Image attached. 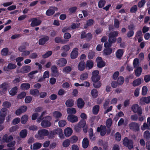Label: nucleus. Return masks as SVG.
Masks as SVG:
<instances>
[{"instance_id":"ddd939ff","label":"nucleus","mask_w":150,"mask_h":150,"mask_svg":"<svg viewBox=\"0 0 150 150\" xmlns=\"http://www.w3.org/2000/svg\"><path fill=\"white\" fill-rule=\"evenodd\" d=\"M42 38L39 40V44L40 45H43L45 44L49 40V38L48 36L44 35L42 36Z\"/></svg>"},{"instance_id":"20e7f679","label":"nucleus","mask_w":150,"mask_h":150,"mask_svg":"<svg viewBox=\"0 0 150 150\" xmlns=\"http://www.w3.org/2000/svg\"><path fill=\"white\" fill-rule=\"evenodd\" d=\"M139 125L138 123L134 122H132L129 125L130 129L137 132L139 130Z\"/></svg>"},{"instance_id":"7c9ffc66","label":"nucleus","mask_w":150,"mask_h":150,"mask_svg":"<svg viewBox=\"0 0 150 150\" xmlns=\"http://www.w3.org/2000/svg\"><path fill=\"white\" fill-rule=\"evenodd\" d=\"M30 84L28 83H23L21 86V88L22 90H28L30 88Z\"/></svg>"},{"instance_id":"9d476101","label":"nucleus","mask_w":150,"mask_h":150,"mask_svg":"<svg viewBox=\"0 0 150 150\" xmlns=\"http://www.w3.org/2000/svg\"><path fill=\"white\" fill-rule=\"evenodd\" d=\"M30 69L31 67L30 66L27 65L23 66L21 68L20 71H17V72L18 73H22L23 74H25L29 72L30 71Z\"/></svg>"},{"instance_id":"5701e85b","label":"nucleus","mask_w":150,"mask_h":150,"mask_svg":"<svg viewBox=\"0 0 150 150\" xmlns=\"http://www.w3.org/2000/svg\"><path fill=\"white\" fill-rule=\"evenodd\" d=\"M42 144L41 143L39 142H36L33 144V147L32 148V145L30 146V149L33 150H37L40 148L42 146Z\"/></svg>"},{"instance_id":"8fccbe9b","label":"nucleus","mask_w":150,"mask_h":150,"mask_svg":"<svg viewBox=\"0 0 150 150\" xmlns=\"http://www.w3.org/2000/svg\"><path fill=\"white\" fill-rule=\"evenodd\" d=\"M78 140V138L76 136H72L70 138V141L71 143L74 144Z\"/></svg>"},{"instance_id":"49530a36","label":"nucleus","mask_w":150,"mask_h":150,"mask_svg":"<svg viewBox=\"0 0 150 150\" xmlns=\"http://www.w3.org/2000/svg\"><path fill=\"white\" fill-rule=\"evenodd\" d=\"M86 123V121L85 120L81 119L79 122L78 125L82 128L85 126Z\"/></svg>"},{"instance_id":"bb28decb","label":"nucleus","mask_w":150,"mask_h":150,"mask_svg":"<svg viewBox=\"0 0 150 150\" xmlns=\"http://www.w3.org/2000/svg\"><path fill=\"white\" fill-rule=\"evenodd\" d=\"M82 146L84 148H87L89 144V141L87 138H84L82 142Z\"/></svg>"},{"instance_id":"79ce46f5","label":"nucleus","mask_w":150,"mask_h":150,"mask_svg":"<svg viewBox=\"0 0 150 150\" xmlns=\"http://www.w3.org/2000/svg\"><path fill=\"white\" fill-rule=\"evenodd\" d=\"M93 82V86L96 88H98L101 86V83L99 81H95Z\"/></svg>"},{"instance_id":"1a4fd4ad","label":"nucleus","mask_w":150,"mask_h":150,"mask_svg":"<svg viewBox=\"0 0 150 150\" xmlns=\"http://www.w3.org/2000/svg\"><path fill=\"white\" fill-rule=\"evenodd\" d=\"M30 20L31 21L30 25L33 27L39 26L42 22L41 20L35 18H31Z\"/></svg>"},{"instance_id":"5fc2aeb1","label":"nucleus","mask_w":150,"mask_h":150,"mask_svg":"<svg viewBox=\"0 0 150 150\" xmlns=\"http://www.w3.org/2000/svg\"><path fill=\"white\" fill-rule=\"evenodd\" d=\"M117 82L120 85H122L124 81V79L122 76H120L117 79Z\"/></svg>"},{"instance_id":"72a5a7b5","label":"nucleus","mask_w":150,"mask_h":150,"mask_svg":"<svg viewBox=\"0 0 150 150\" xmlns=\"http://www.w3.org/2000/svg\"><path fill=\"white\" fill-rule=\"evenodd\" d=\"M28 117L27 115H25L21 117V122L22 124H25L28 120Z\"/></svg>"},{"instance_id":"4be33fe9","label":"nucleus","mask_w":150,"mask_h":150,"mask_svg":"<svg viewBox=\"0 0 150 150\" xmlns=\"http://www.w3.org/2000/svg\"><path fill=\"white\" fill-rule=\"evenodd\" d=\"M123 53L124 51L122 49H119L116 52L115 54L116 57L118 59H121Z\"/></svg>"},{"instance_id":"a18cd8bd","label":"nucleus","mask_w":150,"mask_h":150,"mask_svg":"<svg viewBox=\"0 0 150 150\" xmlns=\"http://www.w3.org/2000/svg\"><path fill=\"white\" fill-rule=\"evenodd\" d=\"M30 93L34 96H37L39 94V90L37 89H32L30 91Z\"/></svg>"},{"instance_id":"c85d7f7f","label":"nucleus","mask_w":150,"mask_h":150,"mask_svg":"<svg viewBox=\"0 0 150 150\" xmlns=\"http://www.w3.org/2000/svg\"><path fill=\"white\" fill-rule=\"evenodd\" d=\"M74 100L72 99H68L66 102L65 104L67 107H71L74 105Z\"/></svg>"},{"instance_id":"cd10ccee","label":"nucleus","mask_w":150,"mask_h":150,"mask_svg":"<svg viewBox=\"0 0 150 150\" xmlns=\"http://www.w3.org/2000/svg\"><path fill=\"white\" fill-rule=\"evenodd\" d=\"M72 70V68L70 66H67L64 67L62 70V72L66 74H68Z\"/></svg>"},{"instance_id":"de8ad7c7","label":"nucleus","mask_w":150,"mask_h":150,"mask_svg":"<svg viewBox=\"0 0 150 150\" xmlns=\"http://www.w3.org/2000/svg\"><path fill=\"white\" fill-rule=\"evenodd\" d=\"M91 94L94 98H96L98 96V91L96 89H93L91 91Z\"/></svg>"},{"instance_id":"412c9836","label":"nucleus","mask_w":150,"mask_h":150,"mask_svg":"<svg viewBox=\"0 0 150 150\" xmlns=\"http://www.w3.org/2000/svg\"><path fill=\"white\" fill-rule=\"evenodd\" d=\"M86 67V64L84 61L80 62L78 65V70L80 71H82L85 69Z\"/></svg>"},{"instance_id":"c9c22d12","label":"nucleus","mask_w":150,"mask_h":150,"mask_svg":"<svg viewBox=\"0 0 150 150\" xmlns=\"http://www.w3.org/2000/svg\"><path fill=\"white\" fill-rule=\"evenodd\" d=\"M93 62L91 60H88L86 62V67L88 68V69H92L93 66Z\"/></svg>"},{"instance_id":"473e14b6","label":"nucleus","mask_w":150,"mask_h":150,"mask_svg":"<svg viewBox=\"0 0 150 150\" xmlns=\"http://www.w3.org/2000/svg\"><path fill=\"white\" fill-rule=\"evenodd\" d=\"M100 106L98 105H96L94 106L92 109L93 113L95 115H97L99 111Z\"/></svg>"},{"instance_id":"f257e3e1","label":"nucleus","mask_w":150,"mask_h":150,"mask_svg":"<svg viewBox=\"0 0 150 150\" xmlns=\"http://www.w3.org/2000/svg\"><path fill=\"white\" fill-rule=\"evenodd\" d=\"M49 134L48 131L46 129L39 130L38 133L35 135L36 138L38 139H44V136H47Z\"/></svg>"},{"instance_id":"a211bd4d","label":"nucleus","mask_w":150,"mask_h":150,"mask_svg":"<svg viewBox=\"0 0 150 150\" xmlns=\"http://www.w3.org/2000/svg\"><path fill=\"white\" fill-rule=\"evenodd\" d=\"M78 49L77 48H74L71 53V57L72 59H74L77 57L78 55Z\"/></svg>"},{"instance_id":"393cba45","label":"nucleus","mask_w":150,"mask_h":150,"mask_svg":"<svg viewBox=\"0 0 150 150\" xmlns=\"http://www.w3.org/2000/svg\"><path fill=\"white\" fill-rule=\"evenodd\" d=\"M140 102L141 103H143L148 104L150 102V96L142 97L140 99Z\"/></svg>"},{"instance_id":"4d7b16f0","label":"nucleus","mask_w":150,"mask_h":150,"mask_svg":"<svg viewBox=\"0 0 150 150\" xmlns=\"http://www.w3.org/2000/svg\"><path fill=\"white\" fill-rule=\"evenodd\" d=\"M8 52V49L7 47L3 48L1 50V52L4 56H6Z\"/></svg>"},{"instance_id":"f3484780","label":"nucleus","mask_w":150,"mask_h":150,"mask_svg":"<svg viewBox=\"0 0 150 150\" xmlns=\"http://www.w3.org/2000/svg\"><path fill=\"white\" fill-rule=\"evenodd\" d=\"M13 137L12 135H9L8 136L7 134H5L3 137L2 140L4 142L8 143L13 140Z\"/></svg>"},{"instance_id":"3c124183","label":"nucleus","mask_w":150,"mask_h":150,"mask_svg":"<svg viewBox=\"0 0 150 150\" xmlns=\"http://www.w3.org/2000/svg\"><path fill=\"white\" fill-rule=\"evenodd\" d=\"M52 52L51 51H47L45 53L42 55V57L43 58H48L52 54Z\"/></svg>"},{"instance_id":"bf43d9fd","label":"nucleus","mask_w":150,"mask_h":150,"mask_svg":"<svg viewBox=\"0 0 150 150\" xmlns=\"http://www.w3.org/2000/svg\"><path fill=\"white\" fill-rule=\"evenodd\" d=\"M95 52L92 51L90 52L88 54V57L89 59H93L95 56Z\"/></svg>"},{"instance_id":"680f3d73","label":"nucleus","mask_w":150,"mask_h":150,"mask_svg":"<svg viewBox=\"0 0 150 150\" xmlns=\"http://www.w3.org/2000/svg\"><path fill=\"white\" fill-rule=\"evenodd\" d=\"M26 93L25 92H22L18 95L17 98L19 99H21L24 98L26 96Z\"/></svg>"},{"instance_id":"37998d69","label":"nucleus","mask_w":150,"mask_h":150,"mask_svg":"<svg viewBox=\"0 0 150 150\" xmlns=\"http://www.w3.org/2000/svg\"><path fill=\"white\" fill-rule=\"evenodd\" d=\"M70 140L67 139L64 140L63 142L62 146L63 147L66 148L68 147L70 144Z\"/></svg>"},{"instance_id":"052dcab7","label":"nucleus","mask_w":150,"mask_h":150,"mask_svg":"<svg viewBox=\"0 0 150 150\" xmlns=\"http://www.w3.org/2000/svg\"><path fill=\"white\" fill-rule=\"evenodd\" d=\"M115 139L118 142H119L121 139V135L119 132H116L115 135Z\"/></svg>"},{"instance_id":"6e6d98bb","label":"nucleus","mask_w":150,"mask_h":150,"mask_svg":"<svg viewBox=\"0 0 150 150\" xmlns=\"http://www.w3.org/2000/svg\"><path fill=\"white\" fill-rule=\"evenodd\" d=\"M55 134L54 130L49 132V134L47 136L50 139H53L55 137Z\"/></svg>"},{"instance_id":"864d4df0","label":"nucleus","mask_w":150,"mask_h":150,"mask_svg":"<svg viewBox=\"0 0 150 150\" xmlns=\"http://www.w3.org/2000/svg\"><path fill=\"white\" fill-rule=\"evenodd\" d=\"M118 31H115L110 32L109 34V36L113 38H116L118 35Z\"/></svg>"},{"instance_id":"f704fd0d","label":"nucleus","mask_w":150,"mask_h":150,"mask_svg":"<svg viewBox=\"0 0 150 150\" xmlns=\"http://www.w3.org/2000/svg\"><path fill=\"white\" fill-rule=\"evenodd\" d=\"M18 88L17 86H15L13 88L11 89L9 91L10 94L11 96L15 95L17 92Z\"/></svg>"},{"instance_id":"0e129e2a","label":"nucleus","mask_w":150,"mask_h":150,"mask_svg":"<svg viewBox=\"0 0 150 150\" xmlns=\"http://www.w3.org/2000/svg\"><path fill=\"white\" fill-rule=\"evenodd\" d=\"M85 38H86V40L87 42L90 41L92 38V35L91 33H87Z\"/></svg>"},{"instance_id":"4468645a","label":"nucleus","mask_w":150,"mask_h":150,"mask_svg":"<svg viewBox=\"0 0 150 150\" xmlns=\"http://www.w3.org/2000/svg\"><path fill=\"white\" fill-rule=\"evenodd\" d=\"M9 84L6 82H4L1 85V89L0 91L1 93L4 94L7 91L8 88L9 87Z\"/></svg>"},{"instance_id":"0eeeda50","label":"nucleus","mask_w":150,"mask_h":150,"mask_svg":"<svg viewBox=\"0 0 150 150\" xmlns=\"http://www.w3.org/2000/svg\"><path fill=\"white\" fill-rule=\"evenodd\" d=\"M58 8L55 6H50L46 11V14L48 16H50L53 15L55 13V11H57Z\"/></svg>"},{"instance_id":"13d9d810","label":"nucleus","mask_w":150,"mask_h":150,"mask_svg":"<svg viewBox=\"0 0 150 150\" xmlns=\"http://www.w3.org/2000/svg\"><path fill=\"white\" fill-rule=\"evenodd\" d=\"M112 120L111 119H108L106 121V125L107 128H110L112 125Z\"/></svg>"},{"instance_id":"c03bdc74","label":"nucleus","mask_w":150,"mask_h":150,"mask_svg":"<svg viewBox=\"0 0 150 150\" xmlns=\"http://www.w3.org/2000/svg\"><path fill=\"white\" fill-rule=\"evenodd\" d=\"M88 76V74L87 72H85L82 73L80 76V79L82 81L86 80Z\"/></svg>"},{"instance_id":"4c0bfd02","label":"nucleus","mask_w":150,"mask_h":150,"mask_svg":"<svg viewBox=\"0 0 150 150\" xmlns=\"http://www.w3.org/2000/svg\"><path fill=\"white\" fill-rule=\"evenodd\" d=\"M141 79L140 78L137 79L133 81L132 83L133 86L134 87L139 86L141 84Z\"/></svg>"},{"instance_id":"69168bd1","label":"nucleus","mask_w":150,"mask_h":150,"mask_svg":"<svg viewBox=\"0 0 150 150\" xmlns=\"http://www.w3.org/2000/svg\"><path fill=\"white\" fill-rule=\"evenodd\" d=\"M66 124V121L64 120H60L58 122L59 126L60 127H64Z\"/></svg>"},{"instance_id":"6e6552de","label":"nucleus","mask_w":150,"mask_h":150,"mask_svg":"<svg viewBox=\"0 0 150 150\" xmlns=\"http://www.w3.org/2000/svg\"><path fill=\"white\" fill-rule=\"evenodd\" d=\"M98 132H100V135L102 136H104L107 132L106 127L105 125H101L100 127H98L97 129Z\"/></svg>"},{"instance_id":"9b49d317","label":"nucleus","mask_w":150,"mask_h":150,"mask_svg":"<svg viewBox=\"0 0 150 150\" xmlns=\"http://www.w3.org/2000/svg\"><path fill=\"white\" fill-rule=\"evenodd\" d=\"M51 70L52 76L56 77L59 76V73L57 68L56 65H53L51 67Z\"/></svg>"},{"instance_id":"338daca9","label":"nucleus","mask_w":150,"mask_h":150,"mask_svg":"<svg viewBox=\"0 0 150 150\" xmlns=\"http://www.w3.org/2000/svg\"><path fill=\"white\" fill-rule=\"evenodd\" d=\"M18 128V125H15L11 127L9 129L10 132H12L17 130Z\"/></svg>"},{"instance_id":"6ab92c4d","label":"nucleus","mask_w":150,"mask_h":150,"mask_svg":"<svg viewBox=\"0 0 150 150\" xmlns=\"http://www.w3.org/2000/svg\"><path fill=\"white\" fill-rule=\"evenodd\" d=\"M85 105V102L81 98H79L77 100V105L79 109H82L83 108Z\"/></svg>"},{"instance_id":"a19ab883","label":"nucleus","mask_w":150,"mask_h":150,"mask_svg":"<svg viewBox=\"0 0 150 150\" xmlns=\"http://www.w3.org/2000/svg\"><path fill=\"white\" fill-rule=\"evenodd\" d=\"M7 109L6 108H3L0 112V116L5 117L7 114Z\"/></svg>"},{"instance_id":"ea45409f","label":"nucleus","mask_w":150,"mask_h":150,"mask_svg":"<svg viewBox=\"0 0 150 150\" xmlns=\"http://www.w3.org/2000/svg\"><path fill=\"white\" fill-rule=\"evenodd\" d=\"M142 72V68L141 67H138L135 71V75L137 77L141 75Z\"/></svg>"},{"instance_id":"c756f323","label":"nucleus","mask_w":150,"mask_h":150,"mask_svg":"<svg viewBox=\"0 0 150 150\" xmlns=\"http://www.w3.org/2000/svg\"><path fill=\"white\" fill-rule=\"evenodd\" d=\"M88 133L89 138L92 140H94L96 139V137L93 134V129L92 128H90L88 130Z\"/></svg>"},{"instance_id":"b1692460","label":"nucleus","mask_w":150,"mask_h":150,"mask_svg":"<svg viewBox=\"0 0 150 150\" xmlns=\"http://www.w3.org/2000/svg\"><path fill=\"white\" fill-rule=\"evenodd\" d=\"M112 50L111 48H105L103 51V55L105 56H107L110 55L112 53Z\"/></svg>"},{"instance_id":"58836bf2","label":"nucleus","mask_w":150,"mask_h":150,"mask_svg":"<svg viewBox=\"0 0 150 150\" xmlns=\"http://www.w3.org/2000/svg\"><path fill=\"white\" fill-rule=\"evenodd\" d=\"M67 112L69 114H74L76 112V110L74 108H69L67 109Z\"/></svg>"},{"instance_id":"dca6fc26","label":"nucleus","mask_w":150,"mask_h":150,"mask_svg":"<svg viewBox=\"0 0 150 150\" xmlns=\"http://www.w3.org/2000/svg\"><path fill=\"white\" fill-rule=\"evenodd\" d=\"M67 118L69 121L72 123L78 121V118L77 117L76 115H68Z\"/></svg>"},{"instance_id":"09e8293b","label":"nucleus","mask_w":150,"mask_h":150,"mask_svg":"<svg viewBox=\"0 0 150 150\" xmlns=\"http://www.w3.org/2000/svg\"><path fill=\"white\" fill-rule=\"evenodd\" d=\"M53 116L56 118H59L61 117L62 114L60 112L56 111L53 113Z\"/></svg>"},{"instance_id":"a878e982","label":"nucleus","mask_w":150,"mask_h":150,"mask_svg":"<svg viewBox=\"0 0 150 150\" xmlns=\"http://www.w3.org/2000/svg\"><path fill=\"white\" fill-rule=\"evenodd\" d=\"M94 23V20L92 19L88 20L86 22V24L84 25V28H86L88 27H90Z\"/></svg>"},{"instance_id":"f8f14e48","label":"nucleus","mask_w":150,"mask_h":150,"mask_svg":"<svg viewBox=\"0 0 150 150\" xmlns=\"http://www.w3.org/2000/svg\"><path fill=\"white\" fill-rule=\"evenodd\" d=\"M56 64L60 67L65 66L67 63L66 59L64 58H61L56 61Z\"/></svg>"},{"instance_id":"2eb2a0df","label":"nucleus","mask_w":150,"mask_h":150,"mask_svg":"<svg viewBox=\"0 0 150 150\" xmlns=\"http://www.w3.org/2000/svg\"><path fill=\"white\" fill-rule=\"evenodd\" d=\"M41 125L43 128H45L50 127L51 125V123L48 120L44 119L42 121Z\"/></svg>"},{"instance_id":"f03ea898","label":"nucleus","mask_w":150,"mask_h":150,"mask_svg":"<svg viewBox=\"0 0 150 150\" xmlns=\"http://www.w3.org/2000/svg\"><path fill=\"white\" fill-rule=\"evenodd\" d=\"M123 144L124 146L128 147L129 149L133 148V142L132 140L129 139L127 137L124 138L123 141Z\"/></svg>"},{"instance_id":"774afa93","label":"nucleus","mask_w":150,"mask_h":150,"mask_svg":"<svg viewBox=\"0 0 150 150\" xmlns=\"http://www.w3.org/2000/svg\"><path fill=\"white\" fill-rule=\"evenodd\" d=\"M145 3V0H141L138 2V6L139 8H141L144 5Z\"/></svg>"},{"instance_id":"2f4dec72","label":"nucleus","mask_w":150,"mask_h":150,"mask_svg":"<svg viewBox=\"0 0 150 150\" xmlns=\"http://www.w3.org/2000/svg\"><path fill=\"white\" fill-rule=\"evenodd\" d=\"M28 132L26 129L21 130L20 132L19 135L20 137L22 138H25L27 136Z\"/></svg>"},{"instance_id":"7ed1b4c3","label":"nucleus","mask_w":150,"mask_h":150,"mask_svg":"<svg viewBox=\"0 0 150 150\" xmlns=\"http://www.w3.org/2000/svg\"><path fill=\"white\" fill-rule=\"evenodd\" d=\"M132 109L134 113H137L139 116L142 115V110L141 107H139L137 104H133L132 107Z\"/></svg>"},{"instance_id":"603ef678","label":"nucleus","mask_w":150,"mask_h":150,"mask_svg":"<svg viewBox=\"0 0 150 150\" xmlns=\"http://www.w3.org/2000/svg\"><path fill=\"white\" fill-rule=\"evenodd\" d=\"M106 4V1L105 0H100L98 3V6L99 8H101L104 6Z\"/></svg>"},{"instance_id":"e433bc0d","label":"nucleus","mask_w":150,"mask_h":150,"mask_svg":"<svg viewBox=\"0 0 150 150\" xmlns=\"http://www.w3.org/2000/svg\"><path fill=\"white\" fill-rule=\"evenodd\" d=\"M144 137L147 141L150 139V133L148 130L145 131L144 132Z\"/></svg>"},{"instance_id":"aec40b11","label":"nucleus","mask_w":150,"mask_h":150,"mask_svg":"<svg viewBox=\"0 0 150 150\" xmlns=\"http://www.w3.org/2000/svg\"><path fill=\"white\" fill-rule=\"evenodd\" d=\"M73 131L71 128L69 127H68L66 128L64 130V134L65 136L68 137L70 136L72 134Z\"/></svg>"},{"instance_id":"39448f33","label":"nucleus","mask_w":150,"mask_h":150,"mask_svg":"<svg viewBox=\"0 0 150 150\" xmlns=\"http://www.w3.org/2000/svg\"><path fill=\"white\" fill-rule=\"evenodd\" d=\"M99 74V71L98 70H94L92 72L91 79L92 81H99L100 80V77Z\"/></svg>"},{"instance_id":"423d86ee","label":"nucleus","mask_w":150,"mask_h":150,"mask_svg":"<svg viewBox=\"0 0 150 150\" xmlns=\"http://www.w3.org/2000/svg\"><path fill=\"white\" fill-rule=\"evenodd\" d=\"M96 62L97 63V67L100 68H103L105 66V63L101 57H98L96 59Z\"/></svg>"},{"instance_id":"e2e57ef3","label":"nucleus","mask_w":150,"mask_h":150,"mask_svg":"<svg viewBox=\"0 0 150 150\" xmlns=\"http://www.w3.org/2000/svg\"><path fill=\"white\" fill-rule=\"evenodd\" d=\"M138 9L137 6L134 5L130 9V11L132 13H136Z\"/></svg>"}]
</instances>
